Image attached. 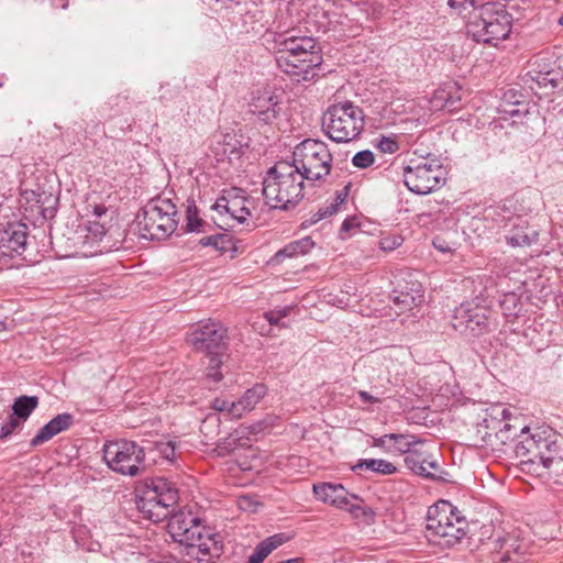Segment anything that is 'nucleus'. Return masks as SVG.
<instances>
[{"instance_id":"58836bf2","label":"nucleus","mask_w":563,"mask_h":563,"mask_svg":"<svg viewBox=\"0 0 563 563\" xmlns=\"http://www.w3.org/2000/svg\"><path fill=\"white\" fill-rule=\"evenodd\" d=\"M290 311H291V307H284L282 309L267 311V312H265L264 316L271 325L286 327L285 323H282V319L289 316Z\"/></svg>"},{"instance_id":"72a5a7b5","label":"nucleus","mask_w":563,"mask_h":563,"mask_svg":"<svg viewBox=\"0 0 563 563\" xmlns=\"http://www.w3.org/2000/svg\"><path fill=\"white\" fill-rule=\"evenodd\" d=\"M500 308L506 317H516L521 310L520 299L515 292L506 294L500 301Z\"/></svg>"},{"instance_id":"6e6d98bb","label":"nucleus","mask_w":563,"mask_h":563,"mask_svg":"<svg viewBox=\"0 0 563 563\" xmlns=\"http://www.w3.org/2000/svg\"><path fill=\"white\" fill-rule=\"evenodd\" d=\"M238 504L241 509L249 510L251 508L252 501L249 497L242 496V497H240Z\"/></svg>"},{"instance_id":"052dcab7","label":"nucleus","mask_w":563,"mask_h":563,"mask_svg":"<svg viewBox=\"0 0 563 563\" xmlns=\"http://www.w3.org/2000/svg\"><path fill=\"white\" fill-rule=\"evenodd\" d=\"M104 212H106V209H104L103 207H97V208H96V213H97L98 216H101V214H102V213H104Z\"/></svg>"},{"instance_id":"1a4fd4ad","label":"nucleus","mask_w":563,"mask_h":563,"mask_svg":"<svg viewBox=\"0 0 563 563\" xmlns=\"http://www.w3.org/2000/svg\"><path fill=\"white\" fill-rule=\"evenodd\" d=\"M290 164L306 180L316 181L329 175L332 154L324 142L307 139L295 147Z\"/></svg>"},{"instance_id":"412c9836","label":"nucleus","mask_w":563,"mask_h":563,"mask_svg":"<svg viewBox=\"0 0 563 563\" xmlns=\"http://www.w3.org/2000/svg\"><path fill=\"white\" fill-rule=\"evenodd\" d=\"M267 388L263 384H256L247 389L239 401L230 405V417L241 418L244 412L255 408L258 401L266 395Z\"/></svg>"},{"instance_id":"e433bc0d","label":"nucleus","mask_w":563,"mask_h":563,"mask_svg":"<svg viewBox=\"0 0 563 563\" xmlns=\"http://www.w3.org/2000/svg\"><path fill=\"white\" fill-rule=\"evenodd\" d=\"M452 89H456L455 86H450L448 89H441L435 91L434 98L435 100L443 101V107L453 111L457 108V102L460 101V97L452 96Z\"/></svg>"},{"instance_id":"c9c22d12","label":"nucleus","mask_w":563,"mask_h":563,"mask_svg":"<svg viewBox=\"0 0 563 563\" xmlns=\"http://www.w3.org/2000/svg\"><path fill=\"white\" fill-rule=\"evenodd\" d=\"M151 450L166 461L173 462L176 459V445L173 441H157Z\"/></svg>"},{"instance_id":"f257e3e1","label":"nucleus","mask_w":563,"mask_h":563,"mask_svg":"<svg viewBox=\"0 0 563 563\" xmlns=\"http://www.w3.org/2000/svg\"><path fill=\"white\" fill-rule=\"evenodd\" d=\"M276 62L285 74L296 81H307L314 77V68L320 66L322 57L310 36H296L286 32L275 38Z\"/></svg>"},{"instance_id":"c85d7f7f","label":"nucleus","mask_w":563,"mask_h":563,"mask_svg":"<svg viewBox=\"0 0 563 563\" xmlns=\"http://www.w3.org/2000/svg\"><path fill=\"white\" fill-rule=\"evenodd\" d=\"M423 299V294L419 289L415 292L400 291L393 296V303L397 309L396 313L400 314L419 306Z\"/></svg>"},{"instance_id":"2eb2a0df","label":"nucleus","mask_w":563,"mask_h":563,"mask_svg":"<svg viewBox=\"0 0 563 563\" xmlns=\"http://www.w3.org/2000/svg\"><path fill=\"white\" fill-rule=\"evenodd\" d=\"M516 457L521 464H541L544 468L551 467V459L540 456L537 445V431L529 432L527 427L521 429L520 440L515 445Z\"/></svg>"},{"instance_id":"338daca9","label":"nucleus","mask_w":563,"mask_h":563,"mask_svg":"<svg viewBox=\"0 0 563 563\" xmlns=\"http://www.w3.org/2000/svg\"><path fill=\"white\" fill-rule=\"evenodd\" d=\"M441 251H444L443 249V244H440V247H439Z\"/></svg>"},{"instance_id":"ddd939ff","label":"nucleus","mask_w":563,"mask_h":563,"mask_svg":"<svg viewBox=\"0 0 563 563\" xmlns=\"http://www.w3.org/2000/svg\"><path fill=\"white\" fill-rule=\"evenodd\" d=\"M167 529L174 541L186 547H198L207 551V545L201 543L202 527L200 519L190 511L179 510L169 517Z\"/></svg>"},{"instance_id":"f8f14e48","label":"nucleus","mask_w":563,"mask_h":563,"mask_svg":"<svg viewBox=\"0 0 563 563\" xmlns=\"http://www.w3.org/2000/svg\"><path fill=\"white\" fill-rule=\"evenodd\" d=\"M443 180V170L438 163H419L404 168V183L418 195H427L439 188Z\"/></svg>"},{"instance_id":"09e8293b","label":"nucleus","mask_w":563,"mask_h":563,"mask_svg":"<svg viewBox=\"0 0 563 563\" xmlns=\"http://www.w3.org/2000/svg\"><path fill=\"white\" fill-rule=\"evenodd\" d=\"M230 405L231 402L227 399L216 398L211 402V408L220 412H227L230 417Z\"/></svg>"},{"instance_id":"7c9ffc66","label":"nucleus","mask_w":563,"mask_h":563,"mask_svg":"<svg viewBox=\"0 0 563 563\" xmlns=\"http://www.w3.org/2000/svg\"><path fill=\"white\" fill-rule=\"evenodd\" d=\"M545 430L540 431L537 430V445L538 451L540 452V456L542 457H550L551 459V465L555 461V455L558 453V444L556 441L552 439V434Z\"/></svg>"},{"instance_id":"c756f323","label":"nucleus","mask_w":563,"mask_h":563,"mask_svg":"<svg viewBox=\"0 0 563 563\" xmlns=\"http://www.w3.org/2000/svg\"><path fill=\"white\" fill-rule=\"evenodd\" d=\"M37 405L38 398L36 396H20L12 405L13 416L24 422Z\"/></svg>"},{"instance_id":"e2e57ef3","label":"nucleus","mask_w":563,"mask_h":563,"mask_svg":"<svg viewBox=\"0 0 563 563\" xmlns=\"http://www.w3.org/2000/svg\"><path fill=\"white\" fill-rule=\"evenodd\" d=\"M508 112H509L511 115H515V114H517V113H518V111H517V110H510V111H508Z\"/></svg>"},{"instance_id":"4d7b16f0","label":"nucleus","mask_w":563,"mask_h":563,"mask_svg":"<svg viewBox=\"0 0 563 563\" xmlns=\"http://www.w3.org/2000/svg\"><path fill=\"white\" fill-rule=\"evenodd\" d=\"M354 227H356L355 219H345L341 225V230L350 231Z\"/></svg>"},{"instance_id":"4be33fe9","label":"nucleus","mask_w":563,"mask_h":563,"mask_svg":"<svg viewBox=\"0 0 563 563\" xmlns=\"http://www.w3.org/2000/svg\"><path fill=\"white\" fill-rule=\"evenodd\" d=\"M212 152L218 161H229L232 163L241 156V146L239 141L230 134H220L217 142L212 144Z\"/></svg>"},{"instance_id":"37998d69","label":"nucleus","mask_w":563,"mask_h":563,"mask_svg":"<svg viewBox=\"0 0 563 563\" xmlns=\"http://www.w3.org/2000/svg\"><path fill=\"white\" fill-rule=\"evenodd\" d=\"M22 421L19 418H15L13 415L10 417L9 421L5 422L0 430V439H7L10 437L16 429H20L22 426Z\"/></svg>"},{"instance_id":"8fccbe9b","label":"nucleus","mask_w":563,"mask_h":563,"mask_svg":"<svg viewBox=\"0 0 563 563\" xmlns=\"http://www.w3.org/2000/svg\"><path fill=\"white\" fill-rule=\"evenodd\" d=\"M87 229L95 238H101L106 234L104 225L99 222H89Z\"/></svg>"},{"instance_id":"473e14b6","label":"nucleus","mask_w":563,"mask_h":563,"mask_svg":"<svg viewBox=\"0 0 563 563\" xmlns=\"http://www.w3.org/2000/svg\"><path fill=\"white\" fill-rule=\"evenodd\" d=\"M352 500L361 501L356 495H351L350 505L344 510L349 511L354 518L363 519L366 523H371L374 520V511L369 507L355 504Z\"/></svg>"},{"instance_id":"2f4dec72","label":"nucleus","mask_w":563,"mask_h":563,"mask_svg":"<svg viewBox=\"0 0 563 563\" xmlns=\"http://www.w3.org/2000/svg\"><path fill=\"white\" fill-rule=\"evenodd\" d=\"M497 563H519V547H515V541L512 539H504L499 550L497 551Z\"/></svg>"},{"instance_id":"4468645a","label":"nucleus","mask_w":563,"mask_h":563,"mask_svg":"<svg viewBox=\"0 0 563 563\" xmlns=\"http://www.w3.org/2000/svg\"><path fill=\"white\" fill-rule=\"evenodd\" d=\"M27 227L21 222L0 228V255H21L26 249Z\"/></svg>"},{"instance_id":"de8ad7c7","label":"nucleus","mask_w":563,"mask_h":563,"mask_svg":"<svg viewBox=\"0 0 563 563\" xmlns=\"http://www.w3.org/2000/svg\"><path fill=\"white\" fill-rule=\"evenodd\" d=\"M268 555L269 553L258 543L249 558L247 563H263Z\"/></svg>"},{"instance_id":"393cba45","label":"nucleus","mask_w":563,"mask_h":563,"mask_svg":"<svg viewBox=\"0 0 563 563\" xmlns=\"http://www.w3.org/2000/svg\"><path fill=\"white\" fill-rule=\"evenodd\" d=\"M351 187H352V184L347 183L341 190H338L333 201H331L329 205L320 208L318 210V212H316L311 217L310 223L314 224V223L336 213L339 211L340 207L343 203H345L347 196L350 194Z\"/></svg>"},{"instance_id":"bb28decb","label":"nucleus","mask_w":563,"mask_h":563,"mask_svg":"<svg viewBox=\"0 0 563 563\" xmlns=\"http://www.w3.org/2000/svg\"><path fill=\"white\" fill-rule=\"evenodd\" d=\"M387 437H389V441L394 442L393 445L385 449V452L389 454H409L413 451L411 450V446L421 442L412 434L388 433Z\"/></svg>"},{"instance_id":"9d476101","label":"nucleus","mask_w":563,"mask_h":563,"mask_svg":"<svg viewBox=\"0 0 563 563\" xmlns=\"http://www.w3.org/2000/svg\"><path fill=\"white\" fill-rule=\"evenodd\" d=\"M452 327L463 335L477 338L495 329L497 322L493 310L476 298L455 308Z\"/></svg>"},{"instance_id":"aec40b11","label":"nucleus","mask_w":563,"mask_h":563,"mask_svg":"<svg viewBox=\"0 0 563 563\" xmlns=\"http://www.w3.org/2000/svg\"><path fill=\"white\" fill-rule=\"evenodd\" d=\"M22 199L30 203L31 211H36L44 219H48L54 217L55 214V206L57 203V198L51 194H46L45 191L35 192L24 191L22 194Z\"/></svg>"},{"instance_id":"bf43d9fd","label":"nucleus","mask_w":563,"mask_h":563,"mask_svg":"<svg viewBox=\"0 0 563 563\" xmlns=\"http://www.w3.org/2000/svg\"><path fill=\"white\" fill-rule=\"evenodd\" d=\"M500 416L503 417L504 420L508 419L509 417V411L505 408L500 409Z\"/></svg>"},{"instance_id":"ea45409f","label":"nucleus","mask_w":563,"mask_h":563,"mask_svg":"<svg viewBox=\"0 0 563 563\" xmlns=\"http://www.w3.org/2000/svg\"><path fill=\"white\" fill-rule=\"evenodd\" d=\"M289 540L285 533H276L260 542V544L271 554L275 549Z\"/></svg>"},{"instance_id":"c03bdc74","label":"nucleus","mask_w":563,"mask_h":563,"mask_svg":"<svg viewBox=\"0 0 563 563\" xmlns=\"http://www.w3.org/2000/svg\"><path fill=\"white\" fill-rule=\"evenodd\" d=\"M377 148L383 153L394 154L398 151L399 145L395 139L383 136L377 143Z\"/></svg>"},{"instance_id":"4c0bfd02","label":"nucleus","mask_w":563,"mask_h":563,"mask_svg":"<svg viewBox=\"0 0 563 563\" xmlns=\"http://www.w3.org/2000/svg\"><path fill=\"white\" fill-rule=\"evenodd\" d=\"M186 228L188 231H198L202 230V227L206 224L199 217L198 210L195 205H189L186 210Z\"/></svg>"},{"instance_id":"39448f33","label":"nucleus","mask_w":563,"mask_h":563,"mask_svg":"<svg viewBox=\"0 0 563 563\" xmlns=\"http://www.w3.org/2000/svg\"><path fill=\"white\" fill-rule=\"evenodd\" d=\"M227 329L218 321L208 320L199 322L187 334L188 344L197 352L205 354L209 358L208 377L214 382L222 378L219 368L222 364L227 343Z\"/></svg>"},{"instance_id":"49530a36","label":"nucleus","mask_w":563,"mask_h":563,"mask_svg":"<svg viewBox=\"0 0 563 563\" xmlns=\"http://www.w3.org/2000/svg\"><path fill=\"white\" fill-rule=\"evenodd\" d=\"M401 244L399 236H385L380 239L379 246L383 251H393Z\"/></svg>"},{"instance_id":"69168bd1","label":"nucleus","mask_w":563,"mask_h":563,"mask_svg":"<svg viewBox=\"0 0 563 563\" xmlns=\"http://www.w3.org/2000/svg\"><path fill=\"white\" fill-rule=\"evenodd\" d=\"M433 245H434L435 247H440V245H438L435 241L433 242Z\"/></svg>"},{"instance_id":"20e7f679","label":"nucleus","mask_w":563,"mask_h":563,"mask_svg":"<svg viewBox=\"0 0 563 563\" xmlns=\"http://www.w3.org/2000/svg\"><path fill=\"white\" fill-rule=\"evenodd\" d=\"M511 23L512 18L504 4L486 2L471 11L467 34L476 42L496 45L508 37Z\"/></svg>"},{"instance_id":"a878e982","label":"nucleus","mask_w":563,"mask_h":563,"mask_svg":"<svg viewBox=\"0 0 563 563\" xmlns=\"http://www.w3.org/2000/svg\"><path fill=\"white\" fill-rule=\"evenodd\" d=\"M352 470L354 472L369 471L379 475H391L397 472V467L393 463L383 459L360 460Z\"/></svg>"},{"instance_id":"7ed1b4c3","label":"nucleus","mask_w":563,"mask_h":563,"mask_svg":"<svg viewBox=\"0 0 563 563\" xmlns=\"http://www.w3.org/2000/svg\"><path fill=\"white\" fill-rule=\"evenodd\" d=\"M467 520L448 500H440L428 509L426 531L428 539L443 548L459 544L467 533Z\"/></svg>"},{"instance_id":"0e129e2a","label":"nucleus","mask_w":563,"mask_h":563,"mask_svg":"<svg viewBox=\"0 0 563 563\" xmlns=\"http://www.w3.org/2000/svg\"><path fill=\"white\" fill-rule=\"evenodd\" d=\"M559 22H560V24L563 25V13H562V16L560 18Z\"/></svg>"},{"instance_id":"b1692460","label":"nucleus","mask_w":563,"mask_h":563,"mask_svg":"<svg viewBox=\"0 0 563 563\" xmlns=\"http://www.w3.org/2000/svg\"><path fill=\"white\" fill-rule=\"evenodd\" d=\"M314 247V242L311 238L306 236L296 241H292L280 249L274 256L277 263H280L284 258H291L299 255L308 254Z\"/></svg>"},{"instance_id":"864d4df0","label":"nucleus","mask_w":563,"mask_h":563,"mask_svg":"<svg viewBox=\"0 0 563 563\" xmlns=\"http://www.w3.org/2000/svg\"><path fill=\"white\" fill-rule=\"evenodd\" d=\"M358 396L363 402L377 404L380 401L379 398L372 396L369 393H367L365 390H360Z\"/></svg>"},{"instance_id":"dca6fc26","label":"nucleus","mask_w":563,"mask_h":563,"mask_svg":"<svg viewBox=\"0 0 563 563\" xmlns=\"http://www.w3.org/2000/svg\"><path fill=\"white\" fill-rule=\"evenodd\" d=\"M312 490L317 499L339 509L347 508L350 505L351 495L341 484L318 483L313 484Z\"/></svg>"},{"instance_id":"5fc2aeb1","label":"nucleus","mask_w":563,"mask_h":563,"mask_svg":"<svg viewBox=\"0 0 563 563\" xmlns=\"http://www.w3.org/2000/svg\"><path fill=\"white\" fill-rule=\"evenodd\" d=\"M217 450H218V453H219L220 455H223V454H225V453H228V452L232 451V450H233V446H232V443H231V442H229V443L224 442V443H222V444H218Z\"/></svg>"},{"instance_id":"423d86ee","label":"nucleus","mask_w":563,"mask_h":563,"mask_svg":"<svg viewBox=\"0 0 563 563\" xmlns=\"http://www.w3.org/2000/svg\"><path fill=\"white\" fill-rule=\"evenodd\" d=\"M364 112L351 101L330 106L322 117L325 134L336 143L356 140L364 130Z\"/></svg>"},{"instance_id":"6ab92c4d","label":"nucleus","mask_w":563,"mask_h":563,"mask_svg":"<svg viewBox=\"0 0 563 563\" xmlns=\"http://www.w3.org/2000/svg\"><path fill=\"white\" fill-rule=\"evenodd\" d=\"M539 232L531 227L527 219L517 217L514 219L510 233L506 236L511 246H529L538 240Z\"/></svg>"},{"instance_id":"f704fd0d","label":"nucleus","mask_w":563,"mask_h":563,"mask_svg":"<svg viewBox=\"0 0 563 563\" xmlns=\"http://www.w3.org/2000/svg\"><path fill=\"white\" fill-rule=\"evenodd\" d=\"M496 418L492 419V420H488V419H484V428L486 430L488 429H492V430H495L496 429ZM511 426L507 422H504L503 427L499 429V433H504L505 431H508L510 430ZM498 432H496L495 434L488 432V431H485V433L482 435V440L484 442L485 445H488V446H492L494 448L496 445V440L498 439Z\"/></svg>"},{"instance_id":"5701e85b","label":"nucleus","mask_w":563,"mask_h":563,"mask_svg":"<svg viewBox=\"0 0 563 563\" xmlns=\"http://www.w3.org/2000/svg\"><path fill=\"white\" fill-rule=\"evenodd\" d=\"M247 200L244 198H234L228 200L221 198L216 202V209L221 213L230 214V217L238 223H245L247 218L251 216V211L246 206Z\"/></svg>"},{"instance_id":"a18cd8bd","label":"nucleus","mask_w":563,"mask_h":563,"mask_svg":"<svg viewBox=\"0 0 563 563\" xmlns=\"http://www.w3.org/2000/svg\"><path fill=\"white\" fill-rule=\"evenodd\" d=\"M448 3L451 8L461 10H466L470 7L475 10L482 4L478 0H449Z\"/></svg>"},{"instance_id":"79ce46f5","label":"nucleus","mask_w":563,"mask_h":563,"mask_svg":"<svg viewBox=\"0 0 563 563\" xmlns=\"http://www.w3.org/2000/svg\"><path fill=\"white\" fill-rule=\"evenodd\" d=\"M227 240V236L223 234H216V235H208L203 236L199 240V244L202 246H213L217 250H223L224 249V242Z\"/></svg>"},{"instance_id":"a19ab883","label":"nucleus","mask_w":563,"mask_h":563,"mask_svg":"<svg viewBox=\"0 0 563 563\" xmlns=\"http://www.w3.org/2000/svg\"><path fill=\"white\" fill-rule=\"evenodd\" d=\"M374 154L369 150H364L361 152H357L353 158L352 163L355 167L358 168H367L374 163Z\"/></svg>"},{"instance_id":"0eeeda50","label":"nucleus","mask_w":563,"mask_h":563,"mask_svg":"<svg viewBox=\"0 0 563 563\" xmlns=\"http://www.w3.org/2000/svg\"><path fill=\"white\" fill-rule=\"evenodd\" d=\"M179 499L174 483L158 477L146 484L136 495V507L144 518L159 522L167 519Z\"/></svg>"},{"instance_id":"680f3d73","label":"nucleus","mask_w":563,"mask_h":563,"mask_svg":"<svg viewBox=\"0 0 563 563\" xmlns=\"http://www.w3.org/2000/svg\"><path fill=\"white\" fill-rule=\"evenodd\" d=\"M7 330L5 323L0 320V332H3Z\"/></svg>"},{"instance_id":"13d9d810","label":"nucleus","mask_w":563,"mask_h":563,"mask_svg":"<svg viewBox=\"0 0 563 563\" xmlns=\"http://www.w3.org/2000/svg\"><path fill=\"white\" fill-rule=\"evenodd\" d=\"M213 421L218 423L219 422V418L217 416H214V417L213 416H209L207 418V420L203 422V427H206L208 423H211Z\"/></svg>"},{"instance_id":"3c124183","label":"nucleus","mask_w":563,"mask_h":563,"mask_svg":"<svg viewBox=\"0 0 563 563\" xmlns=\"http://www.w3.org/2000/svg\"><path fill=\"white\" fill-rule=\"evenodd\" d=\"M373 442H372V446L374 448H379L382 449L384 452H385V449H388L390 445H387V441H389V437H387V434H384L382 437H373Z\"/></svg>"},{"instance_id":"603ef678","label":"nucleus","mask_w":563,"mask_h":563,"mask_svg":"<svg viewBox=\"0 0 563 563\" xmlns=\"http://www.w3.org/2000/svg\"><path fill=\"white\" fill-rule=\"evenodd\" d=\"M424 465L429 471H431L440 476V473H441L440 465L435 460H432V459H430V456H427V462L424 463Z\"/></svg>"},{"instance_id":"f3484780","label":"nucleus","mask_w":563,"mask_h":563,"mask_svg":"<svg viewBox=\"0 0 563 563\" xmlns=\"http://www.w3.org/2000/svg\"><path fill=\"white\" fill-rule=\"evenodd\" d=\"M250 112L264 123H272L279 112V101L271 91L260 92L253 97Z\"/></svg>"},{"instance_id":"a211bd4d","label":"nucleus","mask_w":563,"mask_h":563,"mask_svg":"<svg viewBox=\"0 0 563 563\" xmlns=\"http://www.w3.org/2000/svg\"><path fill=\"white\" fill-rule=\"evenodd\" d=\"M74 423V417L70 413H60L43 426L36 435L31 440V446H38L49 441L56 434L69 429Z\"/></svg>"},{"instance_id":"9b49d317","label":"nucleus","mask_w":563,"mask_h":563,"mask_svg":"<svg viewBox=\"0 0 563 563\" xmlns=\"http://www.w3.org/2000/svg\"><path fill=\"white\" fill-rule=\"evenodd\" d=\"M103 460L115 473L137 476L144 471V448L128 440L106 443L103 446Z\"/></svg>"},{"instance_id":"6e6552de","label":"nucleus","mask_w":563,"mask_h":563,"mask_svg":"<svg viewBox=\"0 0 563 563\" xmlns=\"http://www.w3.org/2000/svg\"><path fill=\"white\" fill-rule=\"evenodd\" d=\"M177 209L170 199L156 198L146 203L137 214V227L142 238L164 240L177 228Z\"/></svg>"},{"instance_id":"f03ea898","label":"nucleus","mask_w":563,"mask_h":563,"mask_svg":"<svg viewBox=\"0 0 563 563\" xmlns=\"http://www.w3.org/2000/svg\"><path fill=\"white\" fill-rule=\"evenodd\" d=\"M303 176L287 161L278 162L267 172L263 181L266 203L276 209L288 210L303 198Z\"/></svg>"},{"instance_id":"cd10ccee","label":"nucleus","mask_w":563,"mask_h":563,"mask_svg":"<svg viewBox=\"0 0 563 563\" xmlns=\"http://www.w3.org/2000/svg\"><path fill=\"white\" fill-rule=\"evenodd\" d=\"M427 462V455L422 452L413 450L405 457V464L408 468H410L415 474L423 476L430 479L440 478L438 474L429 471L424 463Z\"/></svg>"}]
</instances>
